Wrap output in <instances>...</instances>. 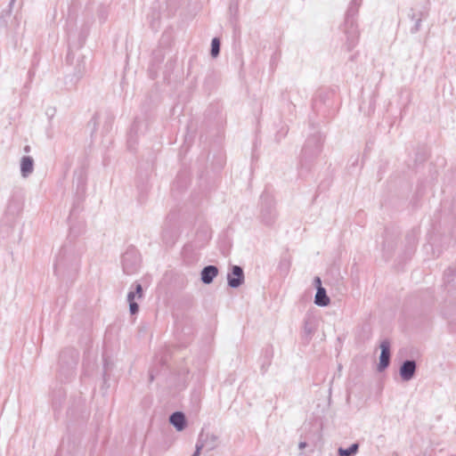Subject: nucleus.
I'll return each instance as SVG.
<instances>
[{
	"label": "nucleus",
	"instance_id": "21",
	"mask_svg": "<svg viewBox=\"0 0 456 456\" xmlns=\"http://www.w3.org/2000/svg\"><path fill=\"white\" fill-rule=\"evenodd\" d=\"M419 16V12H415L413 9H411L409 14H408V17L413 20V21H416L417 18Z\"/></svg>",
	"mask_w": 456,
	"mask_h": 456
},
{
	"label": "nucleus",
	"instance_id": "2",
	"mask_svg": "<svg viewBox=\"0 0 456 456\" xmlns=\"http://www.w3.org/2000/svg\"><path fill=\"white\" fill-rule=\"evenodd\" d=\"M358 12V7L350 4L345 18L344 33L346 36V46L347 51L353 50L358 43L359 31L354 20V16Z\"/></svg>",
	"mask_w": 456,
	"mask_h": 456
},
{
	"label": "nucleus",
	"instance_id": "10",
	"mask_svg": "<svg viewBox=\"0 0 456 456\" xmlns=\"http://www.w3.org/2000/svg\"><path fill=\"white\" fill-rule=\"evenodd\" d=\"M34 171V159L30 156H23L20 159V174L24 178L28 177Z\"/></svg>",
	"mask_w": 456,
	"mask_h": 456
},
{
	"label": "nucleus",
	"instance_id": "25",
	"mask_svg": "<svg viewBox=\"0 0 456 456\" xmlns=\"http://www.w3.org/2000/svg\"><path fill=\"white\" fill-rule=\"evenodd\" d=\"M362 3V0H352L350 4H354V6L359 7Z\"/></svg>",
	"mask_w": 456,
	"mask_h": 456
},
{
	"label": "nucleus",
	"instance_id": "3",
	"mask_svg": "<svg viewBox=\"0 0 456 456\" xmlns=\"http://www.w3.org/2000/svg\"><path fill=\"white\" fill-rule=\"evenodd\" d=\"M141 255L134 247H129L121 258L122 269L126 275L135 274L141 268Z\"/></svg>",
	"mask_w": 456,
	"mask_h": 456
},
{
	"label": "nucleus",
	"instance_id": "4",
	"mask_svg": "<svg viewBox=\"0 0 456 456\" xmlns=\"http://www.w3.org/2000/svg\"><path fill=\"white\" fill-rule=\"evenodd\" d=\"M322 139L319 134H315L307 138L301 151V165L303 162L311 160L319 155L322 151Z\"/></svg>",
	"mask_w": 456,
	"mask_h": 456
},
{
	"label": "nucleus",
	"instance_id": "27",
	"mask_svg": "<svg viewBox=\"0 0 456 456\" xmlns=\"http://www.w3.org/2000/svg\"><path fill=\"white\" fill-rule=\"evenodd\" d=\"M24 151H25V152H29V151H30V146H29V145H26V146L24 147Z\"/></svg>",
	"mask_w": 456,
	"mask_h": 456
},
{
	"label": "nucleus",
	"instance_id": "9",
	"mask_svg": "<svg viewBox=\"0 0 456 456\" xmlns=\"http://www.w3.org/2000/svg\"><path fill=\"white\" fill-rule=\"evenodd\" d=\"M218 274V268L216 265H207L200 273V280L204 284H210Z\"/></svg>",
	"mask_w": 456,
	"mask_h": 456
},
{
	"label": "nucleus",
	"instance_id": "7",
	"mask_svg": "<svg viewBox=\"0 0 456 456\" xmlns=\"http://www.w3.org/2000/svg\"><path fill=\"white\" fill-rule=\"evenodd\" d=\"M417 363L414 360H405L400 366L399 374L403 381H410L415 376Z\"/></svg>",
	"mask_w": 456,
	"mask_h": 456
},
{
	"label": "nucleus",
	"instance_id": "26",
	"mask_svg": "<svg viewBox=\"0 0 456 456\" xmlns=\"http://www.w3.org/2000/svg\"><path fill=\"white\" fill-rule=\"evenodd\" d=\"M306 446H307L306 442H300V443L298 444V448H299L300 450L305 449Z\"/></svg>",
	"mask_w": 456,
	"mask_h": 456
},
{
	"label": "nucleus",
	"instance_id": "23",
	"mask_svg": "<svg viewBox=\"0 0 456 456\" xmlns=\"http://www.w3.org/2000/svg\"><path fill=\"white\" fill-rule=\"evenodd\" d=\"M314 284L315 285L316 289L317 288H320V287H322V281H321V278L316 276L314 280Z\"/></svg>",
	"mask_w": 456,
	"mask_h": 456
},
{
	"label": "nucleus",
	"instance_id": "11",
	"mask_svg": "<svg viewBox=\"0 0 456 456\" xmlns=\"http://www.w3.org/2000/svg\"><path fill=\"white\" fill-rule=\"evenodd\" d=\"M169 422L176 428L178 431H182L186 427V419L183 412L175 411L172 413L169 417Z\"/></svg>",
	"mask_w": 456,
	"mask_h": 456
},
{
	"label": "nucleus",
	"instance_id": "16",
	"mask_svg": "<svg viewBox=\"0 0 456 456\" xmlns=\"http://www.w3.org/2000/svg\"><path fill=\"white\" fill-rule=\"evenodd\" d=\"M220 53V40L217 37H214L211 42V55L216 58Z\"/></svg>",
	"mask_w": 456,
	"mask_h": 456
},
{
	"label": "nucleus",
	"instance_id": "17",
	"mask_svg": "<svg viewBox=\"0 0 456 456\" xmlns=\"http://www.w3.org/2000/svg\"><path fill=\"white\" fill-rule=\"evenodd\" d=\"M422 19H423V12L419 11V16H418L416 21H414V25L410 28V32L411 34H416L417 32H419L420 30Z\"/></svg>",
	"mask_w": 456,
	"mask_h": 456
},
{
	"label": "nucleus",
	"instance_id": "5",
	"mask_svg": "<svg viewBox=\"0 0 456 456\" xmlns=\"http://www.w3.org/2000/svg\"><path fill=\"white\" fill-rule=\"evenodd\" d=\"M143 297V290L141 283L134 282L127 293V302L129 304V312L132 315L135 314L139 311V305L137 301H141Z\"/></svg>",
	"mask_w": 456,
	"mask_h": 456
},
{
	"label": "nucleus",
	"instance_id": "13",
	"mask_svg": "<svg viewBox=\"0 0 456 456\" xmlns=\"http://www.w3.org/2000/svg\"><path fill=\"white\" fill-rule=\"evenodd\" d=\"M316 330V325L313 317L307 316L304 320V334L307 338H311Z\"/></svg>",
	"mask_w": 456,
	"mask_h": 456
},
{
	"label": "nucleus",
	"instance_id": "6",
	"mask_svg": "<svg viewBox=\"0 0 456 456\" xmlns=\"http://www.w3.org/2000/svg\"><path fill=\"white\" fill-rule=\"evenodd\" d=\"M245 276L243 269L240 265H232L227 273L228 286L232 289H237L244 283Z\"/></svg>",
	"mask_w": 456,
	"mask_h": 456
},
{
	"label": "nucleus",
	"instance_id": "24",
	"mask_svg": "<svg viewBox=\"0 0 456 456\" xmlns=\"http://www.w3.org/2000/svg\"><path fill=\"white\" fill-rule=\"evenodd\" d=\"M16 0H11L10 3H9V10L6 12V15L7 16H11V9L12 7V5L14 4Z\"/></svg>",
	"mask_w": 456,
	"mask_h": 456
},
{
	"label": "nucleus",
	"instance_id": "12",
	"mask_svg": "<svg viewBox=\"0 0 456 456\" xmlns=\"http://www.w3.org/2000/svg\"><path fill=\"white\" fill-rule=\"evenodd\" d=\"M330 300L327 295L326 289L323 287L317 288L316 294L314 297V304L318 306L329 305Z\"/></svg>",
	"mask_w": 456,
	"mask_h": 456
},
{
	"label": "nucleus",
	"instance_id": "15",
	"mask_svg": "<svg viewBox=\"0 0 456 456\" xmlns=\"http://www.w3.org/2000/svg\"><path fill=\"white\" fill-rule=\"evenodd\" d=\"M359 450V444H352L348 448H338V453L339 456H354Z\"/></svg>",
	"mask_w": 456,
	"mask_h": 456
},
{
	"label": "nucleus",
	"instance_id": "1",
	"mask_svg": "<svg viewBox=\"0 0 456 456\" xmlns=\"http://www.w3.org/2000/svg\"><path fill=\"white\" fill-rule=\"evenodd\" d=\"M85 250V245L81 242L66 243L56 256L53 265L54 275L62 282L74 281L79 273Z\"/></svg>",
	"mask_w": 456,
	"mask_h": 456
},
{
	"label": "nucleus",
	"instance_id": "28",
	"mask_svg": "<svg viewBox=\"0 0 456 456\" xmlns=\"http://www.w3.org/2000/svg\"><path fill=\"white\" fill-rule=\"evenodd\" d=\"M211 438L213 439V441L216 439V437L214 435L211 436Z\"/></svg>",
	"mask_w": 456,
	"mask_h": 456
},
{
	"label": "nucleus",
	"instance_id": "8",
	"mask_svg": "<svg viewBox=\"0 0 456 456\" xmlns=\"http://www.w3.org/2000/svg\"><path fill=\"white\" fill-rule=\"evenodd\" d=\"M380 355H379V370L381 371L387 369L390 363V342L387 339H385L380 344Z\"/></svg>",
	"mask_w": 456,
	"mask_h": 456
},
{
	"label": "nucleus",
	"instance_id": "18",
	"mask_svg": "<svg viewBox=\"0 0 456 456\" xmlns=\"http://www.w3.org/2000/svg\"><path fill=\"white\" fill-rule=\"evenodd\" d=\"M137 129V122L135 121L131 128V131H130V134H129V138H128V141H127V145H128V148L130 150H134V145L135 144V140L133 139V135L132 134L134 133V131H135Z\"/></svg>",
	"mask_w": 456,
	"mask_h": 456
},
{
	"label": "nucleus",
	"instance_id": "20",
	"mask_svg": "<svg viewBox=\"0 0 456 456\" xmlns=\"http://www.w3.org/2000/svg\"><path fill=\"white\" fill-rule=\"evenodd\" d=\"M169 235H170L169 231H164L162 233V238L166 241L167 244H172L174 242L173 239L168 238Z\"/></svg>",
	"mask_w": 456,
	"mask_h": 456
},
{
	"label": "nucleus",
	"instance_id": "22",
	"mask_svg": "<svg viewBox=\"0 0 456 456\" xmlns=\"http://www.w3.org/2000/svg\"><path fill=\"white\" fill-rule=\"evenodd\" d=\"M6 17H8L6 15V13L0 16V28H4L6 26V24H7Z\"/></svg>",
	"mask_w": 456,
	"mask_h": 456
},
{
	"label": "nucleus",
	"instance_id": "19",
	"mask_svg": "<svg viewBox=\"0 0 456 456\" xmlns=\"http://www.w3.org/2000/svg\"><path fill=\"white\" fill-rule=\"evenodd\" d=\"M201 437H202V436H200V438L196 444V450L191 456H199L200 455V451L204 446L203 444L201 443Z\"/></svg>",
	"mask_w": 456,
	"mask_h": 456
},
{
	"label": "nucleus",
	"instance_id": "14",
	"mask_svg": "<svg viewBox=\"0 0 456 456\" xmlns=\"http://www.w3.org/2000/svg\"><path fill=\"white\" fill-rule=\"evenodd\" d=\"M261 216L265 224L268 225L272 224L276 218V212L273 207L269 206L266 208L263 209Z\"/></svg>",
	"mask_w": 456,
	"mask_h": 456
}]
</instances>
